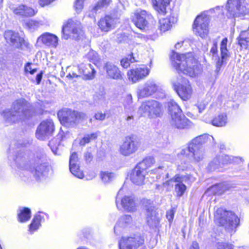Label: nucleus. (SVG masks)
<instances>
[{"label": "nucleus", "mask_w": 249, "mask_h": 249, "mask_svg": "<svg viewBox=\"0 0 249 249\" xmlns=\"http://www.w3.org/2000/svg\"><path fill=\"white\" fill-rule=\"evenodd\" d=\"M60 141L58 139L54 138L49 142V145L54 154H57V149Z\"/></svg>", "instance_id": "obj_45"}, {"label": "nucleus", "mask_w": 249, "mask_h": 249, "mask_svg": "<svg viewBox=\"0 0 249 249\" xmlns=\"http://www.w3.org/2000/svg\"><path fill=\"white\" fill-rule=\"evenodd\" d=\"M140 146L138 141L133 138L126 137L123 143L120 145L119 151L121 154L125 156H128L134 153Z\"/></svg>", "instance_id": "obj_15"}, {"label": "nucleus", "mask_w": 249, "mask_h": 249, "mask_svg": "<svg viewBox=\"0 0 249 249\" xmlns=\"http://www.w3.org/2000/svg\"><path fill=\"white\" fill-rule=\"evenodd\" d=\"M191 165L188 161H182L180 164L178 166V170L179 171H187L190 169Z\"/></svg>", "instance_id": "obj_50"}, {"label": "nucleus", "mask_w": 249, "mask_h": 249, "mask_svg": "<svg viewBox=\"0 0 249 249\" xmlns=\"http://www.w3.org/2000/svg\"><path fill=\"white\" fill-rule=\"evenodd\" d=\"M42 72H40L38 73L36 76V81L37 84H39L42 79Z\"/></svg>", "instance_id": "obj_62"}, {"label": "nucleus", "mask_w": 249, "mask_h": 249, "mask_svg": "<svg viewBox=\"0 0 249 249\" xmlns=\"http://www.w3.org/2000/svg\"><path fill=\"white\" fill-rule=\"evenodd\" d=\"M62 32L63 37L65 39L71 37L78 39L83 34L81 23L77 20L70 19L63 26Z\"/></svg>", "instance_id": "obj_9"}, {"label": "nucleus", "mask_w": 249, "mask_h": 249, "mask_svg": "<svg viewBox=\"0 0 249 249\" xmlns=\"http://www.w3.org/2000/svg\"><path fill=\"white\" fill-rule=\"evenodd\" d=\"M42 217L39 214H36L32 221V222L30 225L29 231L31 232H33L34 231L37 230L40 225V222Z\"/></svg>", "instance_id": "obj_42"}, {"label": "nucleus", "mask_w": 249, "mask_h": 249, "mask_svg": "<svg viewBox=\"0 0 249 249\" xmlns=\"http://www.w3.org/2000/svg\"><path fill=\"white\" fill-rule=\"evenodd\" d=\"M25 27L28 29L34 30L40 26L38 22L33 20H29L25 23Z\"/></svg>", "instance_id": "obj_48"}, {"label": "nucleus", "mask_w": 249, "mask_h": 249, "mask_svg": "<svg viewBox=\"0 0 249 249\" xmlns=\"http://www.w3.org/2000/svg\"><path fill=\"white\" fill-rule=\"evenodd\" d=\"M54 0H39V3L40 5L44 6L48 5Z\"/></svg>", "instance_id": "obj_60"}, {"label": "nucleus", "mask_w": 249, "mask_h": 249, "mask_svg": "<svg viewBox=\"0 0 249 249\" xmlns=\"http://www.w3.org/2000/svg\"><path fill=\"white\" fill-rule=\"evenodd\" d=\"M223 159L221 157H216L211 161L207 166V170L210 172H213L217 170L219 172H222L221 161Z\"/></svg>", "instance_id": "obj_37"}, {"label": "nucleus", "mask_w": 249, "mask_h": 249, "mask_svg": "<svg viewBox=\"0 0 249 249\" xmlns=\"http://www.w3.org/2000/svg\"><path fill=\"white\" fill-rule=\"evenodd\" d=\"M170 124L178 129H184L189 126L191 122L184 115L182 112L173 114L171 117Z\"/></svg>", "instance_id": "obj_22"}, {"label": "nucleus", "mask_w": 249, "mask_h": 249, "mask_svg": "<svg viewBox=\"0 0 249 249\" xmlns=\"http://www.w3.org/2000/svg\"><path fill=\"white\" fill-rule=\"evenodd\" d=\"M177 21V18L172 16H170L168 18L160 19L159 20L160 30L163 32L168 31L170 29L172 24L176 22Z\"/></svg>", "instance_id": "obj_29"}, {"label": "nucleus", "mask_w": 249, "mask_h": 249, "mask_svg": "<svg viewBox=\"0 0 249 249\" xmlns=\"http://www.w3.org/2000/svg\"><path fill=\"white\" fill-rule=\"evenodd\" d=\"M158 89V86L153 80H148L143 85L139 86L137 95L139 98L149 97L155 93Z\"/></svg>", "instance_id": "obj_13"}, {"label": "nucleus", "mask_w": 249, "mask_h": 249, "mask_svg": "<svg viewBox=\"0 0 249 249\" xmlns=\"http://www.w3.org/2000/svg\"><path fill=\"white\" fill-rule=\"evenodd\" d=\"M25 71L27 72H29L31 74H33L36 72V69H32L31 67V64L28 63L25 67Z\"/></svg>", "instance_id": "obj_56"}, {"label": "nucleus", "mask_w": 249, "mask_h": 249, "mask_svg": "<svg viewBox=\"0 0 249 249\" xmlns=\"http://www.w3.org/2000/svg\"><path fill=\"white\" fill-rule=\"evenodd\" d=\"M214 220L220 226L233 230L238 225L239 219L232 212L227 211L220 208L214 213Z\"/></svg>", "instance_id": "obj_6"}, {"label": "nucleus", "mask_w": 249, "mask_h": 249, "mask_svg": "<svg viewBox=\"0 0 249 249\" xmlns=\"http://www.w3.org/2000/svg\"><path fill=\"white\" fill-rule=\"evenodd\" d=\"M54 130V124L52 120H44L37 127L36 137L38 139L44 140L51 136Z\"/></svg>", "instance_id": "obj_12"}, {"label": "nucleus", "mask_w": 249, "mask_h": 249, "mask_svg": "<svg viewBox=\"0 0 249 249\" xmlns=\"http://www.w3.org/2000/svg\"><path fill=\"white\" fill-rule=\"evenodd\" d=\"M175 212V208H172L166 212V217L170 222H171L172 221Z\"/></svg>", "instance_id": "obj_52"}, {"label": "nucleus", "mask_w": 249, "mask_h": 249, "mask_svg": "<svg viewBox=\"0 0 249 249\" xmlns=\"http://www.w3.org/2000/svg\"><path fill=\"white\" fill-rule=\"evenodd\" d=\"M195 180V178L191 176H182L178 174L173 178L164 182V185L170 187H186L185 183L190 185V183Z\"/></svg>", "instance_id": "obj_19"}, {"label": "nucleus", "mask_w": 249, "mask_h": 249, "mask_svg": "<svg viewBox=\"0 0 249 249\" xmlns=\"http://www.w3.org/2000/svg\"><path fill=\"white\" fill-rule=\"evenodd\" d=\"M226 9L229 18L240 17L249 13V4L245 0H228Z\"/></svg>", "instance_id": "obj_7"}, {"label": "nucleus", "mask_w": 249, "mask_h": 249, "mask_svg": "<svg viewBox=\"0 0 249 249\" xmlns=\"http://www.w3.org/2000/svg\"><path fill=\"white\" fill-rule=\"evenodd\" d=\"M31 217V210L28 208H20L19 209L18 218L19 221L23 222Z\"/></svg>", "instance_id": "obj_38"}, {"label": "nucleus", "mask_w": 249, "mask_h": 249, "mask_svg": "<svg viewBox=\"0 0 249 249\" xmlns=\"http://www.w3.org/2000/svg\"><path fill=\"white\" fill-rule=\"evenodd\" d=\"M144 243L143 238L140 235H134L123 237L119 243L120 249H138Z\"/></svg>", "instance_id": "obj_14"}, {"label": "nucleus", "mask_w": 249, "mask_h": 249, "mask_svg": "<svg viewBox=\"0 0 249 249\" xmlns=\"http://www.w3.org/2000/svg\"><path fill=\"white\" fill-rule=\"evenodd\" d=\"M85 159L87 162H90L92 159V156L89 152H87L85 154Z\"/></svg>", "instance_id": "obj_61"}, {"label": "nucleus", "mask_w": 249, "mask_h": 249, "mask_svg": "<svg viewBox=\"0 0 249 249\" xmlns=\"http://www.w3.org/2000/svg\"><path fill=\"white\" fill-rule=\"evenodd\" d=\"M228 42L227 38H224L221 41L220 44L221 59L218 58L216 63V70L219 71L222 65L226 63L228 58L229 57V51L227 49Z\"/></svg>", "instance_id": "obj_25"}, {"label": "nucleus", "mask_w": 249, "mask_h": 249, "mask_svg": "<svg viewBox=\"0 0 249 249\" xmlns=\"http://www.w3.org/2000/svg\"><path fill=\"white\" fill-rule=\"evenodd\" d=\"M218 249H233V246L231 244L228 243H220L218 244Z\"/></svg>", "instance_id": "obj_54"}, {"label": "nucleus", "mask_w": 249, "mask_h": 249, "mask_svg": "<svg viewBox=\"0 0 249 249\" xmlns=\"http://www.w3.org/2000/svg\"><path fill=\"white\" fill-rule=\"evenodd\" d=\"M206 104L204 102L199 103L197 106V107L199 113H201L206 108Z\"/></svg>", "instance_id": "obj_58"}, {"label": "nucleus", "mask_w": 249, "mask_h": 249, "mask_svg": "<svg viewBox=\"0 0 249 249\" xmlns=\"http://www.w3.org/2000/svg\"><path fill=\"white\" fill-rule=\"evenodd\" d=\"M186 188H176L177 195L178 196H181L185 191Z\"/></svg>", "instance_id": "obj_59"}, {"label": "nucleus", "mask_w": 249, "mask_h": 249, "mask_svg": "<svg viewBox=\"0 0 249 249\" xmlns=\"http://www.w3.org/2000/svg\"><path fill=\"white\" fill-rule=\"evenodd\" d=\"M136 60L134 58L131 56L130 58H125L122 59L121 61V64L123 67L124 68H127L130 66V63H133Z\"/></svg>", "instance_id": "obj_49"}, {"label": "nucleus", "mask_w": 249, "mask_h": 249, "mask_svg": "<svg viewBox=\"0 0 249 249\" xmlns=\"http://www.w3.org/2000/svg\"><path fill=\"white\" fill-rule=\"evenodd\" d=\"M98 136V132L86 134L80 141L79 144L80 145L84 146L86 144L90 142L91 141L95 140V139H96Z\"/></svg>", "instance_id": "obj_43"}, {"label": "nucleus", "mask_w": 249, "mask_h": 249, "mask_svg": "<svg viewBox=\"0 0 249 249\" xmlns=\"http://www.w3.org/2000/svg\"><path fill=\"white\" fill-rule=\"evenodd\" d=\"M13 12L16 15L25 17H31L35 15L33 9L24 5H19L15 8Z\"/></svg>", "instance_id": "obj_31"}, {"label": "nucleus", "mask_w": 249, "mask_h": 249, "mask_svg": "<svg viewBox=\"0 0 249 249\" xmlns=\"http://www.w3.org/2000/svg\"><path fill=\"white\" fill-rule=\"evenodd\" d=\"M132 218L129 215H125L121 217L116 225L115 226L114 230L116 234H119L121 229L124 228L131 223Z\"/></svg>", "instance_id": "obj_32"}, {"label": "nucleus", "mask_w": 249, "mask_h": 249, "mask_svg": "<svg viewBox=\"0 0 249 249\" xmlns=\"http://www.w3.org/2000/svg\"><path fill=\"white\" fill-rule=\"evenodd\" d=\"M100 176L102 181L105 184L110 183L115 178V174L108 171H101Z\"/></svg>", "instance_id": "obj_40"}, {"label": "nucleus", "mask_w": 249, "mask_h": 249, "mask_svg": "<svg viewBox=\"0 0 249 249\" xmlns=\"http://www.w3.org/2000/svg\"><path fill=\"white\" fill-rule=\"evenodd\" d=\"M95 119L100 121L104 120L106 118V114L102 112H97L94 115Z\"/></svg>", "instance_id": "obj_57"}, {"label": "nucleus", "mask_w": 249, "mask_h": 249, "mask_svg": "<svg viewBox=\"0 0 249 249\" xmlns=\"http://www.w3.org/2000/svg\"><path fill=\"white\" fill-rule=\"evenodd\" d=\"M173 66L178 71L190 77L195 76L197 73V62L191 53L179 54L173 52L171 56Z\"/></svg>", "instance_id": "obj_4"}, {"label": "nucleus", "mask_w": 249, "mask_h": 249, "mask_svg": "<svg viewBox=\"0 0 249 249\" xmlns=\"http://www.w3.org/2000/svg\"><path fill=\"white\" fill-rule=\"evenodd\" d=\"M105 70L106 71L107 76L114 80H122L123 75L122 72L114 64L107 62L104 66Z\"/></svg>", "instance_id": "obj_23"}, {"label": "nucleus", "mask_w": 249, "mask_h": 249, "mask_svg": "<svg viewBox=\"0 0 249 249\" xmlns=\"http://www.w3.org/2000/svg\"><path fill=\"white\" fill-rule=\"evenodd\" d=\"M154 163V159L153 157H149L143 159L142 161L139 162L137 165L142 168V170H145L147 173V169L150 167Z\"/></svg>", "instance_id": "obj_39"}, {"label": "nucleus", "mask_w": 249, "mask_h": 249, "mask_svg": "<svg viewBox=\"0 0 249 249\" xmlns=\"http://www.w3.org/2000/svg\"><path fill=\"white\" fill-rule=\"evenodd\" d=\"M95 73V71L92 66L90 64H81L79 67V74H77L74 72L69 73L67 76V77L72 78L80 76L83 75L82 78L86 80L92 79L94 78Z\"/></svg>", "instance_id": "obj_18"}, {"label": "nucleus", "mask_w": 249, "mask_h": 249, "mask_svg": "<svg viewBox=\"0 0 249 249\" xmlns=\"http://www.w3.org/2000/svg\"><path fill=\"white\" fill-rule=\"evenodd\" d=\"M146 174L145 170H142L139 166L136 165L131 172L130 180L135 185H143Z\"/></svg>", "instance_id": "obj_21"}, {"label": "nucleus", "mask_w": 249, "mask_h": 249, "mask_svg": "<svg viewBox=\"0 0 249 249\" xmlns=\"http://www.w3.org/2000/svg\"><path fill=\"white\" fill-rule=\"evenodd\" d=\"M132 96L130 94H127L125 98L124 102V106L125 109H130V110H134L132 106Z\"/></svg>", "instance_id": "obj_47"}, {"label": "nucleus", "mask_w": 249, "mask_h": 249, "mask_svg": "<svg viewBox=\"0 0 249 249\" xmlns=\"http://www.w3.org/2000/svg\"><path fill=\"white\" fill-rule=\"evenodd\" d=\"M223 189V188H208L205 191V194L208 195H211L212 194L221 195L224 192Z\"/></svg>", "instance_id": "obj_46"}, {"label": "nucleus", "mask_w": 249, "mask_h": 249, "mask_svg": "<svg viewBox=\"0 0 249 249\" xmlns=\"http://www.w3.org/2000/svg\"><path fill=\"white\" fill-rule=\"evenodd\" d=\"M237 40L241 48L248 49L249 47V31L241 32Z\"/></svg>", "instance_id": "obj_36"}, {"label": "nucleus", "mask_w": 249, "mask_h": 249, "mask_svg": "<svg viewBox=\"0 0 249 249\" xmlns=\"http://www.w3.org/2000/svg\"><path fill=\"white\" fill-rule=\"evenodd\" d=\"M155 10L159 14L166 13V8L169 5L170 0H151Z\"/></svg>", "instance_id": "obj_30"}, {"label": "nucleus", "mask_w": 249, "mask_h": 249, "mask_svg": "<svg viewBox=\"0 0 249 249\" xmlns=\"http://www.w3.org/2000/svg\"><path fill=\"white\" fill-rule=\"evenodd\" d=\"M190 249H199V246L197 242H193Z\"/></svg>", "instance_id": "obj_63"}, {"label": "nucleus", "mask_w": 249, "mask_h": 249, "mask_svg": "<svg viewBox=\"0 0 249 249\" xmlns=\"http://www.w3.org/2000/svg\"><path fill=\"white\" fill-rule=\"evenodd\" d=\"M150 71V69L144 65L132 69L127 72L128 80L132 83H136L146 78Z\"/></svg>", "instance_id": "obj_16"}, {"label": "nucleus", "mask_w": 249, "mask_h": 249, "mask_svg": "<svg viewBox=\"0 0 249 249\" xmlns=\"http://www.w3.org/2000/svg\"><path fill=\"white\" fill-rule=\"evenodd\" d=\"M209 18L205 14H201L196 18L193 29L195 34L202 38H205L209 33Z\"/></svg>", "instance_id": "obj_10"}, {"label": "nucleus", "mask_w": 249, "mask_h": 249, "mask_svg": "<svg viewBox=\"0 0 249 249\" xmlns=\"http://www.w3.org/2000/svg\"><path fill=\"white\" fill-rule=\"evenodd\" d=\"M44 158L42 159L34 160L33 156L25 152L18 153L13 159L17 167L22 170H29L31 172H35V175L39 177L44 175L47 169V165L44 162Z\"/></svg>", "instance_id": "obj_3"}, {"label": "nucleus", "mask_w": 249, "mask_h": 249, "mask_svg": "<svg viewBox=\"0 0 249 249\" xmlns=\"http://www.w3.org/2000/svg\"><path fill=\"white\" fill-rule=\"evenodd\" d=\"M78 161V157L75 152L72 153L70 158V170L72 174L77 178H81L83 174L81 172H79L78 173L75 172V168L76 167V163Z\"/></svg>", "instance_id": "obj_34"}, {"label": "nucleus", "mask_w": 249, "mask_h": 249, "mask_svg": "<svg viewBox=\"0 0 249 249\" xmlns=\"http://www.w3.org/2000/svg\"><path fill=\"white\" fill-rule=\"evenodd\" d=\"M87 58L89 61L92 62L94 64H96L99 61V58L97 53L93 50H90L87 54Z\"/></svg>", "instance_id": "obj_44"}, {"label": "nucleus", "mask_w": 249, "mask_h": 249, "mask_svg": "<svg viewBox=\"0 0 249 249\" xmlns=\"http://www.w3.org/2000/svg\"><path fill=\"white\" fill-rule=\"evenodd\" d=\"M173 85L174 90L182 100H187L191 98L192 89L188 80L183 78L181 83H174Z\"/></svg>", "instance_id": "obj_17"}, {"label": "nucleus", "mask_w": 249, "mask_h": 249, "mask_svg": "<svg viewBox=\"0 0 249 249\" xmlns=\"http://www.w3.org/2000/svg\"><path fill=\"white\" fill-rule=\"evenodd\" d=\"M85 0H75L74 7L77 13H80L84 7Z\"/></svg>", "instance_id": "obj_51"}, {"label": "nucleus", "mask_w": 249, "mask_h": 249, "mask_svg": "<svg viewBox=\"0 0 249 249\" xmlns=\"http://www.w3.org/2000/svg\"><path fill=\"white\" fill-rule=\"evenodd\" d=\"M4 37L7 42H10L13 46L16 48H19L23 46L27 48H30L29 43L19 36L18 33L10 30L7 31L4 33Z\"/></svg>", "instance_id": "obj_20"}, {"label": "nucleus", "mask_w": 249, "mask_h": 249, "mask_svg": "<svg viewBox=\"0 0 249 249\" xmlns=\"http://www.w3.org/2000/svg\"><path fill=\"white\" fill-rule=\"evenodd\" d=\"M124 209L127 212H134L136 209V204L133 196H125L121 200Z\"/></svg>", "instance_id": "obj_28"}, {"label": "nucleus", "mask_w": 249, "mask_h": 249, "mask_svg": "<svg viewBox=\"0 0 249 249\" xmlns=\"http://www.w3.org/2000/svg\"><path fill=\"white\" fill-rule=\"evenodd\" d=\"M152 16L145 10H138L132 17V21L135 25L142 30H145L148 27L149 21Z\"/></svg>", "instance_id": "obj_11"}, {"label": "nucleus", "mask_w": 249, "mask_h": 249, "mask_svg": "<svg viewBox=\"0 0 249 249\" xmlns=\"http://www.w3.org/2000/svg\"><path fill=\"white\" fill-rule=\"evenodd\" d=\"M110 2V0H102L101 2H98L97 5L95 6L94 10L96 11L102 6L107 5Z\"/></svg>", "instance_id": "obj_53"}, {"label": "nucleus", "mask_w": 249, "mask_h": 249, "mask_svg": "<svg viewBox=\"0 0 249 249\" xmlns=\"http://www.w3.org/2000/svg\"><path fill=\"white\" fill-rule=\"evenodd\" d=\"M217 41L215 40H213V46L212 47L210 52L213 54H214L217 53Z\"/></svg>", "instance_id": "obj_55"}, {"label": "nucleus", "mask_w": 249, "mask_h": 249, "mask_svg": "<svg viewBox=\"0 0 249 249\" xmlns=\"http://www.w3.org/2000/svg\"><path fill=\"white\" fill-rule=\"evenodd\" d=\"M75 172L76 173H78L79 172H80L82 173L83 174V176L81 177V178H82L83 177H84V173L82 171H81L80 168H79V166L78 165V164L77 163H76V167L75 168Z\"/></svg>", "instance_id": "obj_64"}, {"label": "nucleus", "mask_w": 249, "mask_h": 249, "mask_svg": "<svg viewBox=\"0 0 249 249\" xmlns=\"http://www.w3.org/2000/svg\"><path fill=\"white\" fill-rule=\"evenodd\" d=\"M205 184L209 187H226L230 185H235L232 184L230 181H218L216 178H210L205 181ZM238 185H243V184H237Z\"/></svg>", "instance_id": "obj_33"}, {"label": "nucleus", "mask_w": 249, "mask_h": 249, "mask_svg": "<svg viewBox=\"0 0 249 249\" xmlns=\"http://www.w3.org/2000/svg\"><path fill=\"white\" fill-rule=\"evenodd\" d=\"M114 19L109 16H106L100 19L98 22L100 29L103 32H108L114 28Z\"/></svg>", "instance_id": "obj_27"}, {"label": "nucleus", "mask_w": 249, "mask_h": 249, "mask_svg": "<svg viewBox=\"0 0 249 249\" xmlns=\"http://www.w3.org/2000/svg\"><path fill=\"white\" fill-rule=\"evenodd\" d=\"M139 111L150 118L160 117L162 114V105L157 101L149 100L142 104Z\"/></svg>", "instance_id": "obj_8"}, {"label": "nucleus", "mask_w": 249, "mask_h": 249, "mask_svg": "<svg viewBox=\"0 0 249 249\" xmlns=\"http://www.w3.org/2000/svg\"><path fill=\"white\" fill-rule=\"evenodd\" d=\"M58 117L61 123L67 127H74L88 118L87 115L83 112L68 109L59 111Z\"/></svg>", "instance_id": "obj_5"}, {"label": "nucleus", "mask_w": 249, "mask_h": 249, "mask_svg": "<svg viewBox=\"0 0 249 249\" xmlns=\"http://www.w3.org/2000/svg\"><path fill=\"white\" fill-rule=\"evenodd\" d=\"M156 210L148 208L146 211V219L147 224L151 228L157 227L160 223V218Z\"/></svg>", "instance_id": "obj_26"}, {"label": "nucleus", "mask_w": 249, "mask_h": 249, "mask_svg": "<svg viewBox=\"0 0 249 249\" xmlns=\"http://www.w3.org/2000/svg\"><path fill=\"white\" fill-rule=\"evenodd\" d=\"M168 106L171 117L172 116L173 114H177L182 112L178 105L173 100H170L169 101L168 103Z\"/></svg>", "instance_id": "obj_41"}, {"label": "nucleus", "mask_w": 249, "mask_h": 249, "mask_svg": "<svg viewBox=\"0 0 249 249\" xmlns=\"http://www.w3.org/2000/svg\"><path fill=\"white\" fill-rule=\"evenodd\" d=\"M36 114L32 105L23 98L14 101L11 109H6L1 113L5 122L12 124L29 118Z\"/></svg>", "instance_id": "obj_2"}, {"label": "nucleus", "mask_w": 249, "mask_h": 249, "mask_svg": "<svg viewBox=\"0 0 249 249\" xmlns=\"http://www.w3.org/2000/svg\"><path fill=\"white\" fill-rule=\"evenodd\" d=\"M208 143H215L212 136L204 134L197 136L187 143L186 147L181 149L178 155L183 156L192 162H198L204 157L205 150L202 145Z\"/></svg>", "instance_id": "obj_1"}, {"label": "nucleus", "mask_w": 249, "mask_h": 249, "mask_svg": "<svg viewBox=\"0 0 249 249\" xmlns=\"http://www.w3.org/2000/svg\"><path fill=\"white\" fill-rule=\"evenodd\" d=\"M58 37L54 35L45 33L37 38V42L52 47L56 48L58 45Z\"/></svg>", "instance_id": "obj_24"}, {"label": "nucleus", "mask_w": 249, "mask_h": 249, "mask_svg": "<svg viewBox=\"0 0 249 249\" xmlns=\"http://www.w3.org/2000/svg\"><path fill=\"white\" fill-rule=\"evenodd\" d=\"M211 122L213 126L217 127L224 126L228 123L227 115L225 113H221L215 116Z\"/></svg>", "instance_id": "obj_35"}]
</instances>
